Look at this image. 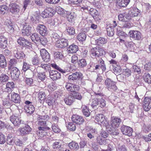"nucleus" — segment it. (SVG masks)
Wrapping results in <instances>:
<instances>
[{"label": "nucleus", "instance_id": "1", "mask_svg": "<svg viewBox=\"0 0 151 151\" xmlns=\"http://www.w3.org/2000/svg\"><path fill=\"white\" fill-rule=\"evenodd\" d=\"M105 53V51L102 48L97 49L96 47L92 48L90 51V55L93 58H95L103 55Z\"/></svg>", "mask_w": 151, "mask_h": 151}, {"label": "nucleus", "instance_id": "2", "mask_svg": "<svg viewBox=\"0 0 151 151\" xmlns=\"http://www.w3.org/2000/svg\"><path fill=\"white\" fill-rule=\"evenodd\" d=\"M95 119L101 125L104 126L106 128L108 127L109 122L105 119L104 116L103 114H99L96 115Z\"/></svg>", "mask_w": 151, "mask_h": 151}, {"label": "nucleus", "instance_id": "3", "mask_svg": "<svg viewBox=\"0 0 151 151\" xmlns=\"http://www.w3.org/2000/svg\"><path fill=\"white\" fill-rule=\"evenodd\" d=\"M8 69L10 70V74L12 79L14 81L17 80L20 74L18 69L16 67H9Z\"/></svg>", "mask_w": 151, "mask_h": 151}, {"label": "nucleus", "instance_id": "4", "mask_svg": "<svg viewBox=\"0 0 151 151\" xmlns=\"http://www.w3.org/2000/svg\"><path fill=\"white\" fill-rule=\"evenodd\" d=\"M105 85L109 91H115L117 89L115 83L110 79L107 78L105 81Z\"/></svg>", "mask_w": 151, "mask_h": 151}, {"label": "nucleus", "instance_id": "5", "mask_svg": "<svg viewBox=\"0 0 151 151\" xmlns=\"http://www.w3.org/2000/svg\"><path fill=\"white\" fill-rule=\"evenodd\" d=\"M65 88L68 91L75 92L78 91L80 86L77 85L70 83H67L65 84Z\"/></svg>", "mask_w": 151, "mask_h": 151}, {"label": "nucleus", "instance_id": "6", "mask_svg": "<svg viewBox=\"0 0 151 151\" xmlns=\"http://www.w3.org/2000/svg\"><path fill=\"white\" fill-rule=\"evenodd\" d=\"M143 107L146 111H148L151 108V97H145L143 102Z\"/></svg>", "mask_w": 151, "mask_h": 151}, {"label": "nucleus", "instance_id": "7", "mask_svg": "<svg viewBox=\"0 0 151 151\" xmlns=\"http://www.w3.org/2000/svg\"><path fill=\"white\" fill-rule=\"evenodd\" d=\"M49 117L47 115L39 116L37 117V123L39 126H43L46 124V121L48 120Z\"/></svg>", "mask_w": 151, "mask_h": 151}, {"label": "nucleus", "instance_id": "8", "mask_svg": "<svg viewBox=\"0 0 151 151\" xmlns=\"http://www.w3.org/2000/svg\"><path fill=\"white\" fill-rule=\"evenodd\" d=\"M26 105L24 106V110L25 112L29 114H32L35 110L34 106L32 104V103L28 101H25Z\"/></svg>", "mask_w": 151, "mask_h": 151}, {"label": "nucleus", "instance_id": "9", "mask_svg": "<svg viewBox=\"0 0 151 151\" xmlns=\"http://www.w3.org/2000/svg\"><path fill=\"white\" fill-rule=\"evenodd\" d=\"M10 120L15 126H18L21 122V119L20 117L17 114H13L10 117Z\"/></svg>", "mask_w": 151, "mask_h": 151}, {"label": "nucleus", "instance_id": "10", "mask_svg": "<svg viewBox=\"0 0 151 151\" xmlns=\"http://www.w3.org/2000/svg\"><path fill=\"white\" fill-rule=\"evenodd\" d=\"M129 34L130 37L134 40H138L141 38V34L138 31L130 30Z\"/></svg>", "mask_w": 151, "mask_h": 151}, {"label": "nucleus", "instance_id": "11", "mask_svg": "<svg viewBox=\"0 0 151 151\" xmlns=\"http://www.w3.org/2000/svg\"><path fill=\"white\" fill-rule=\"evenodd\" d=\"M121 131L124 134L130 136L132 135V128L124 125H123L121 128Z\"/></svg>", "mask_w": 151, "mask_h": 151}, {"label": "nucleus", "instance_id": "12", "mask_svg": "<svg viewBox=\"0 0 151 151\" xmlns=\"http://www.w3.org/2000/svg\"><path fill=\"white\" fill-rule=\"evenodd\" d=\"M23 29L22 30V34L23 36H29L31 32V27L27 23L23 24Z\"/></svg>", "mask_w": 151, "mask_h": 151}, {"label": "nucleus", "instance_id": "13", "mask_svg": "<svg viewBox=\"0 0 151 151\" xmlns=\"http://www.w3.org/2000/svg\"><path fill=\"white\" fill-rule=\"evenodd\" d=\"M82 77V74L81 73L79 72H76L69 75L68 77V79L70 81H74L81 78Z\"/></svg>", "mask_w": 151, "mask_h": 151}, {"label": "nucleus", "instance_id": "14", "mask_svg": "<svg viewBox=\"0 0 151 151\" xmlns=\"http://www.w3.org/2000/svg\"><path fill=\"white\" fill-rule=\"evenodd\" d=\"M32 129L28 125H25L24 127L20 128L19 129L20 134L23 135L29 134L31 132Z\"/></svg>", "mask_w": 151, "mask_h": 151}, {"label": "nucleus", "instance_id": "15", "mask_svg": "<svg viewBox=\"0 0 151 151\" xmlns=\"http://www.w3.org/2000/svg\"><path fill=\"white\" fill-rule=\"evenodd\" d=\"M40 54L43 60L45 62H48L50 60L49 54L45 49H42L40 50Z\"/></svg>", "mask_w": 151, "mask_h": 151}, {"label": "nucleus", "instance_id": "16", "mask_svg": "<svg viewBox=\"0 0 151 151\" xmlns=\"http://www.w3.org/2000/svg\"><path fill=\"white\" fill-rule=\"evenodd\" d=\"M37 31L42 36H44L47 33V28L43 24H39L37 27Z\"/></svg>", "mask_w": 151, "mask_h": 151}, {"label": "nucleus", "instance_id": "17", "mask_svg": "<svg viewBox=\"0 0 151 151\" xmlns=\"http://www.w3.org/2000/svg\"><path fill=\"white\" fill-rule=\"evenodd\" d=\"M68 45V40L63 38L61 39L58 40L56 44V47L60 48L65 47Z\"/></svg>", "mask_w": 151, "mask_h": 151}, {"label": "nucleus", "instance_id": "18", "mask_svg": "<svg viewBox=\"0 0 151 151\" xmlns=\"http://www.w3.org/2000/svg\"><path fill=\"white\" fill-rule=\"evenodd\" d=\"M72 120L73 122L79 124H82L84 121V119L82 117L76 114L72 116Z\"/></svg>", "mask_w": 151, "mask_h": 151}, {"label": "nucleus", "instance_id": "19", "mask_svg": "<svg viewBox=\"0 0 151 151\" xmlns=\"http://www.w3.org/2000/svg\"><path fill=\"white\" fill-rule=\"evenodd\" d=\"M4 24L8 27V31L10 33H13L15 30L14 25L10 19H7L4 22Z\"/></svg>", "mask_w": 151, "mask_h": 151}, {"label": "nucleus", "instance_id": "20", "mask_svg": "<svg viewBox=\"0 0 151 151\" xmlns=\"http://www.w3.org/2000/svg\"><path fill=\"white\" fill-rule=\"evenodd\" d=\"M50 77L53 81L60 79L61 77L60 73L56 70H51L49 72Z\"/></svg>", "mask_w": 151, "mask_h": 151}, {"label": "nucleus", "instance_id": "21", "mask_svg": "<svg viewBox=\"0 0 151 151\" xmlns=\"http://www.w3.org/2000/svg\"><path fill=\"white\" fill-rule=\"evenodd\" d=\"M56 10H44L41 15L43 18H46L53 16L56 12Z\"/></svg>", "mask_w": 151, "mask_h": 151}, {"label": "nucleus", "instance_id": "22", "mask_svg": "<svg viewBox=\"0 0 151 151\" xmlns=\"http://www.w3.org/2000/svg\"><path fill=\"white\" fill-rule=\"evenodd\" d=\"M13 52L15 57L17 59H22L25 57L24 53L19 51L17 48L14 49Z\"/></svg>", "mask_w": 151, "mask_h": 151}, {"label": "nucleus", "instance_id": "23", "mask_svg": "<svg viewBox=\"0 0 151 151\" xmlns=\"http://www.w3.org/2000/svg\"><path fill=\"white\" fill-rule=\"evenodd\" d=\"M111 119V127H113L114 128H117L119 127L121 122L120 119L114 116H113L112 117Z\"/></svg>", "mask_w": 151, "mask_h": 151}, {"label": "nucleus", "instance_id": "24", "mask_svg": "<svg viewBox=\"0 0 151 151\" xmlns=\"http://www.w3.org/2000/svg\"><path fill=\"white\" fill-rule=\"evenodd\" d=\"M103 98L106 99L107 96L103 95L98 96V106L101 108L105 107L106 105V101Z\"/></svg>", "mask_w": 151, "mask_h": 151}, {"label": "nucleus", "instance_id": "25", "mask_svg": "<svg viewBox=\"0 0 151 151\" xmlns=\"http://www.w3.org/2000/svg\"><path fill=\"white\" fill-rule=\"evenodd\" d=\"M109 141V139H103L100 136H98L96 138L97 142L101 145H106Z\"/></svg>", "mask_w": 151, "mask_h": 151}, {"label": "nucleus", "instance_id": "26", "mask_svg": "<svg viewBox=\"0 0 151 151\" xmlns=\"http://www.w3.org/2000/svg\"><path fill=\"white\" fill-rule=\"evenodd\" d=\"M109 62L114 67V71L118 72L121 71V67L117 65V62L116 61L114 60L111 59L109 61Z\"/></svg>", "mask_w": 151, "mask_h": 151}, {"label": "nucleus", "instance_id": "27", "mask_svg": "<svg viewBox=\"0 0 151 151\" xmlns=\"http://www.w3.org/2000/svg\"><path fill=\"white\" fill-rule=\"evenodd\" d=\"M65 103L67 105H71L74 101L75 99L72 95L66 96L64 99Z\"/></svg>", "mask_w": 151, "mask_h": 151}, {"label": "nucleus", "instance_id": "28", "mask_svg": "<svg viewBox=\"0 0 151 151\" xmlns=\"http://www.w3.org/2000/svg\"><path fill=\"white\" fill-rule=\"evenodd\" d=\"M7 45V39L3 35H0V45L1 47L4 49Z\"/></svg>", "mask_w": 151, "mask_h": 151}, {"label": "nucleus", "instance_id": "29", "mask_svg": "<svg viewBox=\"0 0 151 151\" xmlns=\"http://www.w3.org/2000/svg\"><path fill=\"white\" fill-rule=\"evenodd\" d=\"M14 87L15 84L14 82H8L6 84L5 91L8 93H11L13 91Z\"/></svg>", "mask_w": 151, "mask_h": 151}, {"label": "nucleus", "instance_id": "30", "mask_svg": "<svg viewBox=\"0 0 151 151\" xmlns=\"http://www.w3.org/2000/svg\"><path fill=\"white\" fill-rule=\"evenodd\" d=\"M11 100L13 102L18 103L20 101V97L17 93L13 92L11 93Z\"/></svg>", "mask_w": 151, "mask_h": 151}, {"label": "nucleus", "instance_id": "31", "mask_svg": "<svg viewBox=\"0 0 151 151\" xmlns=\"http://www.w3.org/2000/svg\"><path fill=\"white\" fill-rule=\"evenodd\" d=\"M128 14V13L125 14H119L118 16L119 20L122 22L127 21L130 19Z\"/></svg>", "mask_w": 151, "mask_h": 151}, {"label": "nucleus", "instance_id": "32", "mask_svg": "<svg viewBox=\"0 0 151 151\" xmlns=\"http://www.w3.org/2000/svg\"><path fill=\"white\" fill-rule=\"evenodd\" d=\"M113 22L114 24L113 26L112 27H110V28H108L107 29V34L109 36L112 37L114 35V29L113 28L115 27L117 25V24L116 23V22L115 21H114Z\"/></svg>", "mask_w": 151, "mask_h": 151}, {"label": "nucleus", "instance_id": "33", "mask_svg": "<svg viewBox=\"0 0 151 151\" xmlns=\"http://www.w3.org/2000/svg\"><path fill=\"white\" fill-rule=\"evenodd\" d=\"M107 39L102 37H100L96 39V43L98 45L102 46L107 42Z\"/></svg>", "mask_w": 151, "mask_h": 151}, {"label": "nucleus", "instance_id": "34", "mask_svg": "<svg viewBox=\"0 0 151 151\" xmlns=\"http://www.w3.org/2000/svg\"><path fill=\"white\" fill-rule=\"evenodd\" d=\"M63 145H62V142L61 141H55L52 145L53 148L59 150V151L60 150V149H63Z\"/></svg>", "mask_w": 151, "mask_h": 151}, {"label": "nucleus", "instance_id": "35", "mask_svg": "<svg viewBox=\"0 0 151 151\" xmlns=\"http://www.w3.org/2000/svg\"><path fill=\"white\" fill-rule=\"evenodd\" d=\"M78 50V47L77 46L75 45H70L68 49V53H73L76 52Z\"/></svg>", "mask_w": 151, "mask_h": 151}, {"label": "nucleus", "instance_id": "36", "mask_svg": "<svg viewBox=\"0 0 151 151\" xmlns=\"http://www.w3.org/2000/svg\"><path fill=\"white\" fill-rule=\"evenodd\" d=\"M7 63L4 55L0 54V67L4 68L6 66Z\"/></svg>", "mask_w": 151, "mask_h": 151}, {"label": "nucleus", "instance_id": "37", "mask_svg": "<svg viewBox=\"0 0 151 151\" xmlns=\"http://www.w3.org/2000/svg\"><path fill=\"white\" fill-rule=\"evenodd\" d=\"M126 1V4H128L130 2V0H116V6L121 8L122 7H125L124 4V1Z\"/></svg>", "mask_w": 151, "mask_h": 151}, {"label": "nucleus", "instance_id": "38", "mask_svg": "<svg viewBox=\"0 0 151 151\" xmlns=\"http://www.w3.org/2000/svg\"><path fill=\"white\" fill-rule=\"evenodd\" d=\"M139 10H130L128 13L129 16L131 19V17H136L140 14Z\"/></svg>", "mask_w": 151, "mask_h": 151}, {"label": "nucleus", "instance_id": "39", "mask_svg": "<svg viewBox=\"0 0 151 151\" xmlns=\"http://www.w3.org/2000/svg\"><path fill=\"white\" fill-rule=\"evenodd\" d=\"M86 34L84 32L79 33L77 36V40L81 42L84 41L86 40Z\"/></svg>", "mask_w": 151, "mask_h": 151}, {"label": "nucleus", "instance_id": "40", "mask_svg": "<svg viewBox=\"0 0 151 151\" xmlns=\"http://www.w3.org/2000/svg\"><path fill=\"white\" fill-rule=\"evenodd\" d=\"M68 146L70 149L74 150H77L79 148L78 144L75 142H70L68 144Z\"/></svg>", "mask_w": 151, "mask_h": 151}, {"label": "nucleus", "instance_id": "41", "mask_svg": "<svg viewBox=\"0 0 151 151\" xmlns=\"http://www.w3.org/2000/svg\"><path fill=\"white\" fill-rule=\"evenodd\" d=\"M9 77L5 74H2L0 76V81L2 84H4L8 80Z\"/></svg>", "mask_w": 151, "mask_h": 151}, {"label": "nucleus", "instance_id": "42", "mask_svg": "<svg viewBox=\"0 0 151 151\" xmlns=\"http://www.w3.org/2000/svg\"><path fill=\"white\" fill-rule=\"evenodd\" d=\"M32 40L35 43L40 42V38L39 37L38 34L37 33H34L30 36Z\"/></svg>", "mask_w": 151, "mask_h": 151}, {"label": "nucleus", "instance_id": "43", "mask_svg": "<svg viewBox=\"0 0 151 151\" xmlns=\"http://www.w3.org/2000/svg\"><path fill=\"white\" fill-rule=\"evenodd\" d=\"M82 112L83 114L87 117L89 116L90 112L87 106L84 105H82Z\"/></svg>", "mask_w": 151, "mask_h": 151}, {"label": "nucleus", "instance_id": "44", "mask_svg": "<svg viewBox=\"0 0 151 151\" xmlns=\"http://www.w3.org/2000/svg\"><path fill=\"white\" fill-rule=\"evenodd\" d=\"M112 128H110L108 130L109 132L113 135H117L119 132L116 128H114L112 127Z\"/></svg>", "mask_w": 151, "mask_h": 151}, {"label": "nucleus", "instance_id": "45", "mask_svg": "<svg viewBox=\"0 0 151 151\" xmlns=\"http://www.w3.org/2000/svg\"><path fill=\"white\" fill-rule=\"evenodd\" d=\"M144 81L148 83H151V76L148 73H145L143 76Z\"/></svg>", "mask_w": 151, "mask_h": 151}, {"label": "nucleus", "instance_id": "46", "mask_svg": "<svg viewBox=\"0 0 151 151\" xmlns=\"http://www.w3.org/2000/svg\"><path fill=\"white\" fill-rule=\"evenodd\" d=\"M51 127L53 131L55 133H59L61 131L60 129L57 124L53 123Z\"/></svg>", "mask_w": 151, "mask_h": 151}, {"label": "nucleus", "instance_id": "47", "mask_svg": "<svg viewBox=\"0 0 151 151\" xmlns=\"http://www.w3.org/2000/svg\"><path fill=\"white\" fill-rule=\"evenodd\" d=\"M117 34L119 36H124L125 37L128 36L127 35L122 31V28L120 27H117L116 28Z\"/></svg>", "mask_w": 151, "mask_h": 151}, {"label": "nucleus", "instance_id": "48", "mask_svg": "<svg viewBox=\"0 0 151 151\" xmlns=\"http://www.w3.org/2000/svg\"><path fill=\"white\" fill-rule=\"evenodd\" d=\"M37 77V80L39 82H41V81H44L46 78L45 73L44 72L38 73Z\"/></svg>", "mask_w": 151, "mask_h": 151}, {"label": "nucleus", "instance_id": "49", "mask_svg": "<svg viewBox=\"0 0 151 151\" xmlns=\"http://www.w3.org/2000/svg\"><path fill=\"white\" fill-rule=\"evenodd\" d=\"M78 63L79 67L82 68L85 67L87 65L86 60L83 58L79 60Z\"/></svg>", "mask_w": 151, "mask_h": 151}, {"label": "nucleus", "instance_id": "50", "mask_svg": "<svg viewBox=\"0 0 151 151\" xmlns=\"http://www.w3.org/2000/svg\"><path fill=\"white\" fill-rule=\"evenodd\" d=\"M98 63L100 68L103 71L105 70L106 69V67L104 61L102 59L100 58L98 60Z\"/></svg>", "mask_w": 151, "mask_h": 151}, {"label": "nucleus", "instance_id": "51", "mask_svg": "<svg viewBox=\"0 0 151 151\" xmlns=\"http://www.w3.org/2000/svg\"><path fill=\"white\" fill-rule=\"evenodd\" d=\"M17 42L19 45L23 46H26V40L22 37H20L17 40Z\"/></svg>", "mask_w": 151, "mask_h": 151}, {"label": "nucleus", "instance_id": "52", "mask_svg": "<svg viewBox=\"0 0 151 151\" xmlns=\"http://www.w3.org/2000/svg\"><path fill=\"white\" fill-rule=\"evenodd\" d=\"M32 63L35 65H39L40 63L39 58L37 56H35L32 59Z\"/></svg>", "mask_w": 151, "mask_h": 151}, {"label": "nucleus", "instance_id": "53", "mask_svg": "<svg viewBox=\"0 0 151 151\" xmlns=\"http://www.w3.org/2000/svg\"><path fill=\"white\" fill-rule=\"evenodd\" d=\"M89 13L91 15L94 19H96L98 18L99 13L97 10L90 11Z\"/></svg>", "mask_w": 151, "mask_h": 151}, {"label": "nucleus", "instance_id": "54", "mask_svg": "<svg viewBox=\"0 0 151 151\" xmlns=\"http://www.w3.org/2000/svg\"><path fill=\"white\" fill-rule=\"evenodd\" d=\"M119 41L122 43L124 44L126 47H129L132 44V42H129L126 40H123L121 38L119 39Z\"/></svg>", "mask_w": 151, "mask_h": 151}, {"label": "nucleus", "instance_id": "55", "mask_svg": "<svg viewBox=\"0 0 151 151\" xmlns=\"http://www.w3.org/2000/svg\"><path fill=\"white\" fill-rule=\"evenodd\" d=\"M45 96L46 94L43 91L40 92L38 94V98L41 101L44 100L46 98Z\"/></svg>", "mask_w": 151, "mask_h": 151}, {"label": "nucleus", "instance_id": "56", "mask_svg": "<svg viewBox=\"0 0 151 151\" xmlns=\"http://www.w3.org/2000/svg\"><path fill=\"white\" fill-rule=\"evenodd\" d=\"M62 53L59 52H55L54 53V57L55 58L61 59L63 58Z\"/></svg>", "mask_w": 151, "mask_h": 151}, {"label": "nucleus", "instance_id": "57", "mask_svg": "<svg viewBox=\"0 0 151 151\" xmlns=\"http://www.w3.org/2000/svg\"><path fill=\"white\" fill-rule=\"evenodd\" d=\"M3 105L6 108H9L10 107L9 99H4L3 100Z\"/></svg>", "mask_w": 151, "mask_h": 151}, {"label": "nucleus", "instance_id": "58", "mask_svg": "<svg viewBox=\"0 0 151 151\" xmlns=\"http://www.w3.org/2000/svg\"><path fill=\"white\" fill-rule=\"evenodd\" d=\"M68 129L70 130L74 131L76 129V126L75 124L73 122H70L69 123L67 127Z\"/></svg>", "mask_w": 151, "mask_h": 151}, {"label": "nucleus", "instance_id": "59", "mask_svg": "<svg viewBox=\"0 0 151 151\" xmlns=\"http://www.w3.org/2000/svg\"><path fill=\"white\" fill-rule=\"evenodd\" d=\"M68 15L67 20L68 21L70 22H72L74 21V14L72 13H67V14Z\"/></svg>", "mask_w": 151, "mask_h": 151}, {"label": "nucleus", "instance_id": "60", "mask_svg": "<svg viewBox=\"0 0 151 151\" xmlns=\"http://www.w3.org/2000/svg\"><path fill=\"white\" fill-rule=\"evenodd\" d=\"M74 92V93L73 94L72 96L73 97L74 99H76L79 100H81L82 98V97L81 94L79 93L76 92Z\"/></svg>", "mask_w": 151, "mask_h": 151}, {"label": "nucleus", "instance_id": "61", "mask_svg": "<svg viewBox=\"0 0 151 151\" xmlns=\"http://www.w3.org/2000/svg\"><path fill=\"white\" fill-rule=\"evenodd\" d=\"M98 106V96L93 99L91 101V106L93 107Z\"/></svg>", "mask_w": 151, "mask_h": 151}, {"label": "nucleus", "instance_id": "62", "mask_svg": "<svg viewBox=\"0 0 151 151\" xmlns=\"http://www.w3.org/2000/svg\"><path fill=\"white\" fill-rule=\"evenodd\" d=\"M67 32L70 35H74L75 32V30L73 27H68L67 28Z\"/></svg>", "mask_w": 151, "mask_h": 151}, {"label": "nucleus", "instance_id": "63", "mask_svg": "<svg viewBox=\"0 0 151 151\" xmlns=\"http://www.w3.org/2000/svg\"><path fill=\"white\" fill-rule=\"evenodd\" d=\"M6 139L5 136L2 133H0V144H4L6 142Z\"/></svg>", "mask_w": 151, "mask_h": 151}, {"label": "nucleus", "instance_id": "64", "mask_svg": "<svg viewBox=\"0 0 151 151\" xmlns=\"http://www.w3.org/2000/svg\"><path fill=\"white\" fill-rule=\"evenodd\" d=\"M51 65L52 67L58 70L59 71L63 73H65V70H63L62 69L60 68L59 66H58L55 63H52Z\"/></svg>", "mask_w": 151, "mask_h": 151}]
</instances>
